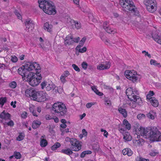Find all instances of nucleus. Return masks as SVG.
<instances>
[{
    "mask_svg": "<svg viewBox=\"0 0 161 161\" xmlns=\"http://www.w3.org/2000/svg\"><path fill=\"white\" fill-rule=\"evenodd\" d=\"M39 7L49 15L55 14L56 12L55 6L49 2V0H38Z\"/></svg>",
    "mask_w": 161,
    "mask_h": 161,
    "instance_id": "nucleus-1",
    "label": "nucleus"
},
{
    "mask_svg": "<svg viewBox=\"0 0 161 161\" xmlns=\"http://www.w3.org/2000/svg\"><path fill=\"white\" fill-rule=\"evenodd\" d=\"M52 110L54 114L58 117L63 118L67 114V109L64 104L60 102L54 103L52 106Z\"/></svg>",
    "mask_w": 161,
    "mask_h": 161,
    "instance_id": "nucleus-2",
    "label": "nucleus"
},
{
    "mask_svg": "<svg viewBox=\"0 0 161 161\" xmlns=\"http://www.w3.org/2000/svg\"><path fill=\"white\" fill-rule=\"evenodd\" d=\"M119 4L122 7L124 11L128 10L133 13L135 15H138L139 12L132 0H120Z\"/></svg>",
    "mask_w": 161,
    "mask_h": 161,
    "instance_id": "nucleus-3",
    "label": "nucleus"
},
{
    "mask_svg": "<svg viewBox=\"0 0 161 161\" xmlns=\"http://www.w3.org/2000/svg\"><path fill=\"white\" fill-rule=\"evenodd\" d=\"M150 138L153 141H161V133L156 128L153 127L151 129Z\"/></svg>",
    "mask_w": 161,
    "mask_h": 161,
    "instance_id": "nucleus-4",
    "label": "nucleus"
},
{
    "mask_svg": "<svg viewBox=\"0 0 161 161\" xmlns=\"http://www.w3.org/2000/svg\"><path fill=\"white\" fill-rule=\"evenodd\" d=\"M144 3L149 12L153 13L157 9V4L155 0H144Z\"/></svg>",
    "mask_w": 161,
    "mask_h": 161,
    "instance_id": "nucleus-5",
    "label": "nucleus"
},
{
    "mask_svg": "<svg viewBox=\"0 0 161 161\" xmlns=\"http://www.w3.org/2000/svg\"><path fill=\"white\" fill-rule=\"evenodd\" d=\"M47 94L42 91H36L34 95L33 100L38 102H43L47 99L46 96Z\"/></svg>",
    "mask_w": 161,
    "mask_h": 161,
    "instance_id": "nucleus-6",
    "label": "nucleus"
},
{
    "mask_svg": "<svg viewBox=\"0 0 161 161\" xmlns=\"http://www.w3.org/2000/svg\"><path fill=\"white\" fill-rule=\"evenodd\" d=\"M125 75L128 79L134 83L136 82L138 80V77L136 76L137 73L134 70H126L125 72Z\"/></svg>",
    "mask_w": 161,
    "mask_h": 161,
    "instance_id": "nucleus-7",
    "label": "nucleus"
},
{
    "mask_svg": "<svg viewBox=\"0 0 161 161\" xmlns=\"http://www.w3.org/2000/svg\"><path fill=\"white\" fill-rule=\"evenodd\" d=\"M42 78L41 75L38 73L29 81V84L33 86L38 85L40 82Z\"/></svg>",
    "mask_w": 161,
    "mask_h": 161,
    "instance_id": "nucleus-8",
    "label": "nucleus"
},
{
    "mask_svg": "<svg viewBox=\"0 0 161 161\" xmlns=\"http://www.w3.org/2000/svg\"><path fill=\"white\" fill-rule=\"evenodd\" d=\"M25 25L26 26V31L31 32L34 27V24L33 21L30 19H26L25 22Z\"/></svg>",
    "mask_w": 161,
    "mask_h": 161,
    "instance_id": "nucleus-9",
    "label": "nucleus"
},
{
    "mask_svg": "<svg viewBox=\"0 0 161 161\" xmlns=\"http://www.w3.org/2000/svg\"><path fill=\"white\" fill-rule=\"evenodd\" d=\"M61 90V91H60V92H62V89L59 88L58 89V87L56 86L53 83L51 82L50 83H48L47 86L46 87V90L47 91H50L51 90H55V93L57 92V91L58 93H59L60 90Z\"/></svg>",
    "mask_w": 161,
    "mask_h": 161,
    "instance_id": "nucleus-10",
    "label": "nucleus"
},
{
    "mask_svg": "<svg viewBox=\"0 0 161 161\" xmlns=\"http://www.w3.org/2000/svg\"><path fill=\"white\" fill-rule=\"evenodd\" d=\"M110 66V64L109 61L102 62L97 66V69L99 70H103L104 69H108Z\"/></svg>",
    "mask_w": 161,
    "mask_h": 161,
    "instance_id": "nucleus-11",
    "label": "nucleus"
},
{
    "mask_svg": "<svg viewBox=\"0 0 161 161\" xmlns=\"http://www.w3.org/2000/svg\"><path fill=\"white\" fill-rule=\"evenodd\" d=\"M136 131L137 132L138 134L141 136H146L149 131V130L147 128H143L142 127L140 126L139 128L138 127L136 128Z\"/></svg>",
    "mask_w": 161,
    "mask_h": 161,
    "instance_id": "nucleus-12",
    "label": "nucleus"
},
{
    "mask_svg": "<svg viewBox=\"0 0 161 161\" xmlns=\"http://www.w3.org/2000/svg\"><path fill=\"white\" fill-rule=\"evenodd\" d=\"M29 71L23 67L22 66L18 69V73L22 76V78L25 79L26 75L29 72Z\"/></svg>",
    "mask_w": 161,
    "mask_h": 161,
    "instance_id": "nucleus-13",
    "label": "nucleus"
},
{
    "mask_svg": "<svg viewBox=\"0 0 161 161\" xmlns=\"http://www.w3.org/2000/svg\"><path fill=\"white\" fill-rule=\"evenodd\" d=\"M36 91L32 89H28L25 91L26 96L27 97H30L31 99H33Z\"/></svg>",
    "mask_w": 161,
    "mask_h": 161,
    "instance_id": "nucleus-14",
    "label": "nucleus"
},
{
    "mask_svg": "<svg viewBox=\"0 0 161 161\" xmlns=\"http://www.w3.org/2000/svg\"><path fill=\"white\" fill-rule=\"evenodd\" d=\"M33 62H27L24 65H23L22 66L29 71H31L33 70L32 67H35Z\"/></svg>",
    "mask_w": 161,
    "mask_h": 161,
    "instance_id": "nucleus-15",
    "label": "nucleus"
},
{
    "mask_svg": "<svg viewBox=\"0 0 161 161\" xmlns=\"http://www.w3.org/2000/svg\"><path fill=\"white\" fill-rule=\"evenodd\" d=\"M103 27L105 31L108 33H111L113 31V30L108 25L107 22H104L103 25Z\"/></svg>",
    "mask_w": 161,
    "mask_h": 161,
    "instance_id": "nucleus-16",
    "label": "nucleus"
},
{
    "mask_svg": "<svg viewBox=\"0 0 161 161\" xmlns=\"http://www.w3.org/2000/svg\"><path fill=\"white\" fill-rule=\"evenodd\" d=\"M72 36L68 35L66 37L64 41L65 44L66 45L72 44L73 43Z\"/></svg>",
    "mask_w": 161,
    "mask_h": 161,
    "instance_id": "nucleus-17",
    "label": "nucleus"
},
{
    "mask_svg": "<svg viewBox=\"0 0 161 161\" xmlns=\"http://www.w3.org/2000/svg\"><path fill=\"white\" fill-rule=\"evenodd\" d=\"M10 115L8 113H6L4 110L1 113H0V118L5 119H10Z\"/></svg>",
    "mask_w": 161,
    "mask_h": 161,
    "instance_id": "nucleus-18",
    "label": "nucleus"
},
{
    "mask_svg": "<svg viewBox=\"0 0 161 161\" xmlns=\"http://www.w3.org/2000/svg\"><path fill=\"white\" fill-rule=\"evenodd\" d=\"M53 25L49 24L48 22L44 23L43 25L44 29L48 32H50L52 31Z\"/></svg>",
    "mask_w": 161,
    "mask_h": 161,
    "instance_id": "nucleus-19",
    "label": "nucleus"
},
{
    "mask_svg": "<svg viewBox=\"0 0 161 161\" xmlns=\"http://www.w3.org/2000/svg\"><path fill=\"white\" fill-rule=\"evenodd\" d=\"M133 90L131 87L127 88L126 91V94L128 97L129 99H132V96H134V95L132 96L133 94Z\"/></svg>",
    "mask_w": 161,
    "mask_h": 161,
    "instance_id": "nucleus-20",
    "label": "nucleus"
},
{
    "mask_svg": "<svg viewBox=\"0 0 161 161\" xmlns=\"http://www.w3.org/2000/svg\"><path fill=\"white\" fill-rule=\"evenodd\" d=\"M134 95V96H132V99H129L130 101H133V100H135V102L136 103L138 104L139 105H140V104L142 103V101L141 98L139 96L136 95L135 94H132V96Z\"/></svg>",
    "mask_w": 161,
    "mask_h": 161,
    "instance_id": "nucleus-21",
    "label": "nucleus"
},
{
    "mask_svg": "<svg viewBox=\"0 0 161 161\" xmlns=\"http://www.w3.org/2000/svg\"><path fill=\"white\" fill-rule=\"evenodd\" d=\"M35 75V74L33 72H31L30 71H29V72L26 75V81H28L29 83V81H30L31 80H32L33 78Z\"/></svg>",
    "mask_w": 161,
    "mask_h": 161,
    "instance_id": "nucleus-22",
    "label": "nucleus"
},
{
    "mask_svg": "<svg viewBox=\"0 0 161 161\" xmlns=\"http://www.w3.org/2000/svg\"><path fill=\"white\" fill-rule=\"evenodd\" d=\"M152 38L157 43L161 45V37L156 33L152 35Z\"/></svg>",
    "mask_w": 161,
    "mask_h": 161,
    "instance_id": "nucleus-23",
    "label": "nucleus"
},
{
    "mask_svg": "<svg viewBox=\"0 0 161 161\" xmlns=\"http://www.w3.org/2000/svg\"><path fill=\"white\" fill-rule=\"evenodd\" d=\"M76 144L75 145H73L74 147H72L73 149L72 150L75 151H78L81 149V145L78 141L76 142Z\"/></svg>",
    "mask_w": 161,
    "mask_h": 161,
    "instance_id": "nucleus-24",
    "label": "nucleus"
},
{
    "mask_svg": "<svg viewBox=\"0 0 161 161\" xmlns=\"http://www.w3.org/2000/svg\"><path fill=\"white\" fill-rule=\"evenodd\" d=\"M41 122L38 120L34 121L32 123V127L33 128L36 129L38 128L41 124Z\"/></svg>",
    "mask_w": 161,
    "mask_h": 161,
    "instance_id": "nucleus-25",
    "label": "nucleus"
},
{
    "mask_svg": "<svg viewBox=\"0 0 161 161\" xmlns=\"http://www.w3.org/2000/svg\"><path fill=\"white\" fill-rule=\"evenodd\" d=\"M123 125L125 127V130L127 129L129 130L130 129L131 127V125L127 120L125 119L124 120Z\"/></svg>",
    "mask_w": 161,
    "mask_h": 161,
    "instance_id": "nucleus-26",
    "label": "nucleus"
},
{
    "mask_svg": "<svg viewBox=\"0 0 161 161\" xmlns=\"http://www.w3.org/2000/svg\"><path fill=\"white\" fill-rule=\"evenodd\" d=\"M118 111L125 118L127 116V112L126 109L121 107H119L118 108Z\"/></svg>",
    "mask_w": 161,
    "mask_h": 161,
    "instance_id": "nucleus-27",
    "label": "nucleus"
},
{
    "mask_svg": "<svg viewBox=\"0 0 161 161\" xmlns=\"http://www.w3.org/2000/svg\"><path fill=\"white\" fill-rule=\"evenodd\" d=\"M70 22L72 24H74L75 28L77 29H80L81 27L80 23L78 21L76 22L75 20L71 19Z\"/></svg>",
    "mask_w": 161,
    "mask_h": 161,
    "instance_id": "nucleus-28",
    "label": "nucleus"
},
{
    "mask_svg": "<svg viewBox=\"0 0 161 161\" xmlns=\"http://www.w3.org/2000/svg\"><path fill=\"white\" fill-rule=\"evenodd\" d=\"M123 139L126 141H130L131 140L132 137L128 132H125L123 135Z\"/></svg>",
    "mask_w": 161,
    "mask_h": 161,
    "instance_id": "nucleus-29",
    "label": "nucleus"
},
{
    "mask_svg": "<svg viewBox=\"0 0 161 161\" xmlns=\"http://www.w3.org/2000/svg\"><path fill=\"white\" fill-rule=\"evenodd\" d=\"M86 40V38L85 37H83L80 41L79 45L76 47V49L78 50V48H80V47L83 46Z\"/></svg>",
    "mask_w": 161,
    "mask_h": 161,
    "instance_id": "nucleus-30",
    "label": "nucleus"
},
{
    "mask_svg": "<svg viewBox=\"0 0 161 161\" xmlns=\"http://www.w3.org/2000/svg\"><path fill=\"white\" fill-rule=\"evenodd\" d=\"M61 152L68 155H70L73 153V152L69 148H67L66 149H62L61 151Z\"/></svg>",
    "mask_w": 161,
    "mask_h": 161,
    "instance_id": "nucleus-31",
    "label": "nucleus"
},
{
    "mask_svg": "<svg viewBox=\"0 0 161 161\" xmlns=\"http://www.w3.org/2000/svg\"><path fill=\"white\" fill-rule=\"evenodd\" d=\"M152 99L151 100L150 102L152 103V105L154 107H157L158 105V101L156 99V98L154 97H153Z\"/></svg>",
    "mask_w": 161,
    "mask_h": 161,
    "instance_id": "nucleus-32",
    "label": "nucleus"
},
{
    "mask_svg": "<svg viewBox=\"0 0 161 161\" xmlns=\"http://www.w3.org/2000/svg\"><path fill=\"white\" fill-rule=\"evenodd\" d=\"M34 64V65L35 66V67H32L33 68V70L35 69L37 71L36 72V74H37L38 73H39L40 71H39L41 69L40 67L39 66V64L36 62H33Z\"/></svg>",
    "mask_w": 161,
    "mask_h": 161,
    "instance_id": "nucleus-33",
    "label": "nucleus"
},
{
    "mask_svg": "<svg viewBox=\"0 0 161 161\" xmlns=\"http://www.w3.org/2000/svg\"><path fill=\"white\" fill-rule=\"evenodd\" d=\"M151 65H153L158 66V68H161V65L160 63H158L157 61L151 59L150 61Z\"/></svg>",
    "mask_w": 161,
    "mask_h": 161,
    "instance_id": "nucleus-34",
    "label": "nucleus"
},
{
    "mask_svg": "<svg viewBox=\"0 0 161 161\" xmlns=\"http://www.w3.org/2000/svg\"><path fill=\"white\" fill-rule=\"evenodd\" d=\"M92 90L97 95L101 96L103 95L102 93L99 92L98 90L96 88L95 86H93L92 87Z\"/></svg>",
    "mask_w": 161,
    "mask_h": 161,
    "instance_id": "nucleus-35",
    "label": "nucleus"
},
{
    "mask_svg": "<svg viewBox=\"0 0 161 161\" xmlns=\"http://www.w3.org/2000/svg\"><path fill=\"white\" fill-rule=\"evenodd\" d=\"M61 146L59 142H56L51 147V149L53 150H55L59 147Z\"/></svg>",
    "mask_w": 161,
    "mask_h": 161,
    "instance_id": "nucleus-36",
    "label": "nucleus"
},
{
    "mask_svg": "<svg viewBox=\"0 0 161 161\" xmlns=\"http://www.w3.org/2000/svg\"><path fill=\"white\" fill-rule=\"evenodd\" d=\"M154 112L153 111H150L147 114V115L148 118L152 119H154Z\"/></svg>",
    "mask_w": 161,
    "mask_h": 161,
    "instance_id": "nucleus-37",
    "label": "nucleus"
},
{
    "mask_svg": "<svg viewBox=\"0 0 161 161\" xmlns=\"http://www.w3.org/2000/svg\"><path fill=\"white\" fill-rule=\"evenodd\" d=\"M47 144V140L44 139H42L40 142V145L42 147H45Z\"/></svg>",
    "mask_w": 161,
    "mask_h": 161,
    "instance_id": "nucleus-38",
    "label": "nucleus"
},
{
    "mask_svg": "<svg viewBox=\"0 0 161 161\" xmlns=\"http://www.w3.org/2000/svg\"><path fill=\"white\" fill-rule=\"evenodd\" d=\"M9 86L12 88H15L16 87L17 83L15 81H13L9 83Z\"/></svg>",
    "mask_w": 161,
    "mask_h": 161,
    "instance_id": "nucleus-39",
    "label": "nucleus"
},
{
    "mask_svg": "<svg viewBox=\"0 0 161 161\" xmlns=\"http://www.w3.org/2000/svg\"><path fill=\"white\" fill-rule=\"evenodd\" d=\"M7 99L6 97H2L0 98V104L2 106H3L4 103H6Z\"/></svg>",
    "mask_w": 161,
    "mask_h": 161,
    "instance_id": "nucleus-40",
    "label": "nucleus"
},
{
    "mask_svg": "<svg viewBox=\"0 0 161 161\" xmlns=\"http://www.w3.org/2000/svg\"><path fill=\"white\" fill-rule=\"evenodd\" d=\"M133 102L130 103L129 104L131 107L133 108H135L136 107L137 104H139L136 103V102H135V100H133Z\"/></svg>",
    "mask_w": 161,
    "mask_h": 161,
    "instance_id": "nucleus-41",
    "label": "nucleus"
},
{
    "mask_svg": "<svg viewBox=\"0 0 161 161\" xmlns=\"http://www.w3.org/2000/svg\"><path fill=\"white\" fill-rule=\"evenodd\" d=\"M14 156L17 159H20L21 157V155L19 152H17L14 153Z\"/></svg>",
    "mask_w": 161,
    "mask_h": 161,
    "instance_id": "nucleus-42",
    "label": "nucleus"
},
{
    "mask_svg": "<svg viewBox=\"0 0 161 161\" xmlns=\"http://www.w3.org/2000/svg\"><path fill=\"white\" fill-rule=\"evenodd\" d=\"M48 84V83L46 81H44L42 82L41 84L42 88V89H43L45 87L46 88V87L47 86Z\"/></svg>",
    "mask_w": 161,
    "mask_h": 161,
    "instance_id": "nucleus-43",
    "label": "nucleus"
},
{
    "mask_svg": "<svg viewBox=\"0 0 161 161\" xmlns=\"http://www.w3.org/2000/svg\"><path fill=\"white\" fill-rule=\"evenodd\" d=\"M136 161H149L148 159H146L142 157H137L136 159Z\"/></svg>",
    "mask_w": 161,
    "mask_h": 161,
    "instance_id": "nucleus-44",
    "label": "nucleus"
},
{
    "mask_svg": "<svg viewBox=\"0 0 161 161\" xmlns=\"http://www.w3.org/2000/svg\"><path fill=\"white\" fill-rule=\"evenodd\" d=\"M72 66L74 69L76 71L79 72L80 71V69L75 64H73L72 65Z\"/></svg>",
    "mask_w": 161,
    "mask_h": 161,
    "instance_id": "nucleus-45",
    "label": "nucleus"
},
{
    "mask_svg": "<svg viewBox=\"0 0 161 161\" xmlns=\"http://www.w3.org/2000/svg\"><path fill=\"white\" fill-rule=\"evenodd\" d=\"M145 118V114H140L137 115V118L139 119H142L144 118Z\"/></svg>",
    "mask_w": 161,
    "mask_h": 161,
    "instance_id": "nucleus-46",
    "label": "nucleus"
},
{
    "mask_svg": "<svg viewBox=\"0 0 161 161\" xmlns=\"http://www.w3.org/2000/svg\"><path fill=\"white\" fill-rule=\"evenodd\" d=\"M24 138V136L22 134H20L16 138V140L18 141H21L23 140Z\"/></svg>",
    "mask_w": 161,
    "mask_h": 161,
    "instance_id": "nucleus-47",
    "label": "nucleus"
},
{
    "mask_svg": "<svg viewBox=\"0 0 161 161\" xmlns=\"http://www.w3.org/2000/svg\"><path fill=\"white\" fill-rule=\"evenodd\" d=\"M77 50H78L80 53H83L86 51V47H84L82 48H78Z\"/></svg>",
    "mask_w": 161,
    "mask_h": 161,
    "instance_id": "nucleus-48",
    "label": "nucleus"
},
{
    "mask_svg": "<svg viewBox=\"0 0 161 161\" xmlns=\"http://www.w3.org/2000/svg\"><path fill=\"white\" fill-rule=\"evenodd\" d=\"M158 153L156 152V150H151L149 153V154L151 156H154Z\"/></svg>",
    "mask_w": 161,
    "mask_h": 161,
    "instance_id": "nucleus-49",
    "label": "nucleus"
},
{
    "mask_svg": "<svg viewBox=\"0 0 161 161\" xmlns=\"http://www.w3.org/2000/svg\"><path fill=\"white\" fill-rule=\"evenodd\" d=\"M77 140L75 139L72 138L71 141H70V142L71 145L73 146V145H75L76 144V142H77Z\"/></svg>",
    "mask_w": 161,
    "mask_h": 161,
    "instance_id": "nucleus-50",
    "label": "nucleus"
},
{
    "mask_svg": "<svg viewBox=\"0 0 161 161\" xmlns=\"http://www.w3.org/2000/svg\"><path fill=\"white\" fill-rule=\"evenodd\" d=\"M14 13L17 16L18 18L19 19H22L21 16L20 14L18 12V11L16 10L14 11Z\"/></svg>",
    "mask_w": 161,
    "mask_h": 161,
    "instance_id": "nucleus-51",
    "label": "nucleus"
},
{
    "mask_svg": "<svg viewBox=\"0 0 161 161\" xmlns=\"http://www.w3.org/2000/svg\"><path fill=\"white\" fill-rule=\"evenodd\" d=\"M127 151H126L127 153V155L128 156H131L132 154V152L131 150L129 148H127Z\"/></svg>",
    "mask_w": 161,
    "mask_h": 161,
    "instance_id": "nucleus-52",
    "label": "nucleus"
},
{
    "mask_svg": "<svg viewBox=\"0 0 161 161\" xmlns=\"http://www.w3.org/2000/svg\"><path fill=\"white\" fill-rule=\"evenodd\" d=\"M82 68L84 69H86L88 66L87 64L85 62H83L81 64Z\"/></svg>",
    "mask_w": 161,
    "mask_h": 161,
    "instance_id": "nucleus-53",
    "label": "nucleus"
},
{
    "mask_svg": "<svg viewBox=\"0 0 161 161\" xmlns=\"http://www.w3.org/2000/svg\"><path fill=\"white\" fill-rule=\"evenodd\" d=\"M142 53L145 54V56H147L149 58H151V56L150 54H149L146 51H143L142 52Z\"/></svg>",
    "mask_w": 161,
    "mask_h": 161,
    "instance_id": "nucleus-54",
    "label": "nucleus"
},
{
    "mask_svg": "<svg viewBox=\"0 0 161 161\" xmlns=\"http://www.w3.org/2000/svg\"><path fill=\"white\" fill-rule=\"evenodd\" d=\"M66 77L65 76L63 75H62L60 77V80L63 83H64L66 81L65 80V78Z\"/></svg>",
    "mask_w": 161,
    "mask_h": 161,
    "instance_id": "nucleus-55",
    "label": "nucleus"
},
{
    "mask_svg": "<svg viewBox=\"0 0 161 161\" xmlns=\"http://www.w3.org/2000/svg\"><path fill=\"white\" fill-rule=\"evenodd\" d=\"M101 132H104V136L106 137H107L108 136V133L106 131V130H103V129H101Z\"/></svg>",
    "mask_w": 161,
    "mask_h": 161,
    "instance_id": "nucleus-56",
    "label": "nucleus"
},
{
    "mask_svg": "<svg viewBox=\"0 0 161 161\" xmlns=\"http://www.w3.org/2000/svg\"><path fill=\"white\" fill-rule=\"evenodd\" d=\"M21 117L23 119L26 118L27 117V113L25 112H24L21 114Z\"/></svg>",
    "mask_w": 161,
    "mask_h": 161,
    "instance_id": "nucleus-57",
    "label": "nucleus"
},
{
    "mask_svg": "<svg viewBox=\"0 0 161 161\" xmlns=\"http://www.w3.org/2000/svg\"><path fill=\"white\" fill-rule=\"evenodd\" d=\"M11 60L12 62L15 63L17 61L18 58L16 56H14L12 57Z\"/></svg>",
    "mask_w": 161,
    "mask_h": 161,
    "instance_id": "nucleus-58",
    "label": "nucleus"
},
{
    "mask_svg": "<svg viewBox=\"0 0 161 161\" xmlns=\"http://www.w3.org/2000/svg\"><path fill=\"white\" fill-rule=\"evenodd\" d=\"M7 125L8 126H12L14 125V123L12 120H11L8 122L7 123Z\"/></svg>",
    "mask_w": 161,
    "mask_h": 161,
    "instance_id": "nucleus-59",
    "label": "nucleus"
},
{
    "mask_svg": "<svg viewBox=\"0 0 161 161\" xmlns=\"http://www.w3.org/2000/svg\"><path fill=\"white\" fill-rule=\"evenodd\" d=\"M69 74V71L66 70L64 72V73L63 75L65 76V77H67Z\"/></svg>",
    "mask_w": 161,
    "mask_h": 161,
    "instance_id": "nucleus-60",
    "label": "nucleus"
},
{
    "mask_svg": "<svg viewBox=\"0 0 161 161\" xmlns=\"http://www.w3.org/2000/svg\"><path fill=\"white\" fill-rule=\"evenodd\" d=\"M92 105L93 104H92V103H88L86 104V106L87 108H90L92 107Z\"/></svg>",
    "mask_w": 161,
    "mask_h": 161,
    "instance_id": "nucleus-61",
    "label": "nucleus"
},
{
    "mask_svg": "<svg viewBox=\"0 0 161 161\" xmlns=\"http://www.w3.org/2000/svg\"><path fill=\"white\" fill-rule=\"evenodd\" d=\"M127 148H125L122 150V153L124 155H127Z\"/></svg>",
    "mask_w": 161,
    "mask_h": 161,
    "instance_id": "nucleus-62",
    "label": "nucleus"
},
{
    "mask_svg": "<svg viewBox=\"0 0 161 161\" xmlns=\"http://www.w3.org/2000/svg\"><path fill=\"white\" fill-rule=\"evenodd\" d=\"M152 96L150 94H148L147 95V99L149 100L150 101L153 98L152 97H151Z\"/></svg>",
    "mask_w": 161,
    "mask_h": 161,
    "instance_id": "nucleus-63",
    "label": "nucleus"
},
{
    "mask_svg": "<svg viewBox=\"0 0 161 161\" xmlns=\"http://www.w3.org/2000/svg\"><path fill=\"white\" fill-rule=\"evenodd\" d=\"M86 155V153H85L84 151H83L80 154V157L81 158H83L85 157Z\"/></svg>",
    "mask_w": 161,
    "mask_h": 161,
    "instance_id": "nucleus-64",
    "label": "nucleus"
}]
</instances>
